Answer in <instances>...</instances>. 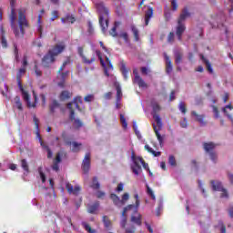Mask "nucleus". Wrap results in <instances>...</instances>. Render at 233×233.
Segmentation results:
<instances>
[{"label":"nucleus","mask_w":233,"mask_h":233,"mask_svg":"<svg viewBox=\"0 0 233 233\" xmlns=\"http://www.w3.org/2000/svg\"><path fill=\"white\" fill-rule=\"evenodd\" d=\"M11 5V15H10V24L11 28L15 34L16 39H21L25 37V28L28 26V21L26 20V10H18V27L15 25V20L17 19V15L15 14V0H10Z\"/></svg>","instance_id":"f257e3e1"},{"label":"nucleus","mask_w":233,"mask_h":233,"mask_svg":"<svg viewBox=\"0 0 233 233\" xmlns=\"http://www.w3.org/2000/svg\"><path fill=\"white\" fill-rule=\"evenodd\" d=\"M26 74V68L22 67L18 70L16 74V81H17V86L22 93V97L24 101L27 104L28 108H35V105H37V95L35 94V91H33V97L35 99V102L32 103L30 102V94H28V91L25 90V87H23V83L21 82V77H23V75Z\"/></svg>","instance_id":"f03ea898"},{"label":"nucleus","mask_w":233,"mask_h":233,"mask_svg":"<svg viewBox=\"0 0 233 233\" xmlns=\"http://www.w3.org/2000/svg\"><path fill=\"white\" fill-rule=\"evenodd\" d=\"M96 12H98V21L102 28L103 34H106L108 30V17L110 15V10L105 6V3L99 2L96 4Z\"/></svg>","instance_id":"7ed1b4c3"},{"label":"nucleus","mask_w":233,"mask_h":233,"mask_svg":"<svg viewBox=\"0 0 233 233\" xmlns=\"http://www.w3.org/2000/svg\"><path fill=\"white\" fill-rule=\"evenodd\" d=\"M79 104L83 105V97L82 96H76L73 102L67 104V108L70 110L69 119L73 122V125L76 130H79L81 127H83V121L78 118H76V112L74 111V105L77 110H81L79 107Z\"/></svg>","instance_id":"20e7f679"},{"label":"nucleus","mask_w":233,"mask_h":233,"mask_svg":"<svg viewBox=\"0 0 233 233\" xmlns=\"http://www.w3.org/2000/svg\"><path fill=\"white\" fill-rule=\"evenodd\" d=\"M151 106L153 108V118L157 123V127L163 128V122L161 121V116H159V112H161V106L157 102H152Z\"/></svg>","instance_id":"39448f33"},{"label":"nucleus","mask_w":233,"mask_h":233,"mask_svg":"<svg viewBox=\"0 0 233 233\" xmlns=\"http://www.w3.org/2000/svg\"><path fill=\"white\" fill-rule=\"evenodd\" d=\"M203 148L207 154H209L211 161L216 163L218 161V155L214 152V148H216V144L214 142H204Z\"/></svg>","instance_id":"423d86ee"},{"label":"nucleus","mask_w":233,"mask_h":233,"mask_svg":"<svg viewBox=\"0 0 233 233\" xmlns=\"http://www.w3.org/2000/svg\"><path fill=\"white\" fill-rule=\"evenodd\" d=\"M131 159H133L134 162V166L131 167V170L133 174L139 176V172H141V164L145 161V159H143L141 157H136L134 152H132Z\"/></svg>","instance_id":"0eeeda50"},{"label":"nucleus","mask_w":233,"mask_h":233,"mask_svg":"<svg viewBox=\"0 0 233 233\" xmlns=\"http://www.w3.org/2000/svg\"><path fill=\"white\" fill-rule=\"evenodd\" d=\"M133 74L135 76L133 83L138 85L139 88H147V85L145 80H143V78L139 76V71H137V68L133 69Z\"/></svg>","instance_id":"6e6552de"},{"label":"nucleus","mask_w":233,"mask_h":233,"mask_svg":"<svg viewBox=\"0 0 233 233\" xmlns=\"http://www.w3.org/2000/svg\"><path fill=\"white\" fill-rule=\"evenodd\" d=\"M66 152L60 151L56 154L52 168L55 172H59V163H61V157H66Z\"/></svg>","instance_id":"1a4fd4ad"},{"label":"nucleus","mask_w":233,"mask_h":233,"mask_svg":"<svg viewBox=\"0 0 233 233\" xmlns=\"http://www.w3.org/2000/svg\"><path fill=\"white\" fill-rule=\"evenodd\" d=\"M65 45H56L48 50V53L56 59L59 54H63V52H65Z\"/></svg>","instance_id":"9d476101"},{"label":"nucleus","mask_w":233,"mask_h":233,"mask_svg":"<svg viewBox=\"0 0 233 233\" xmlns=\"http://www.w3.org/2000/svg\"><path fill=\"white\" fill-rule=\"evenodd\" d=\"M77 53H78V56H80V57H82L83 63H85L86 65H92V63L96 62V55H93L91 59L86 58V56H85V53H84L83 46H79L77 48Z\"/></svg>","instance_id":"9b49d317"},{"label":"nucleus","mask_w":233,"mask_h":233,"mask_svg":"<svg viewBox=\"0 0 233 233\" xmlns=\"http://www.w3.org/2000/svg\"><path fill=\"white\" fill-rule=\"evenodd\" d=\"M53 63H56V58L47 52L42 58V66L44 68H49Z\"/></svg>","instance_id":"f8f14e48"},{"label":"nucleus","mask_w":233,"mask_h":233,"mask_svg":"<svg viewBox=\"0 0 233 233\" xmlns=\"http://www.w3.org/2000/svg\"><path fill=\"white\" fill-rule=\"evenodd\" d=\"M186 30H187V26H185V24H183V22L177 23V25L176 28V35L178 41H183V34H185Z\"/></svg>","instance_id":"ddd939ff"},{"label":"nucleus","mask_w":233,"mask_h":233,"mask_svg":"<svg viewBox=\"0 0 233 233\" xmlns=\"http://www.w3.org/2000/svg\"><path fill=\"white\" fill-rule=\"evenodd\" d=\"M82 170L84 174H88V172H90V153H86L83 159Z\"/></svg>","instance_id":"4468645a"},{"label":"nucleus","mask_w":233,"mask_h":233,"mask_svg":"<svg viewBox=\"0 0 233 233\" xmlns=\"http://www.w3.org/2000/svg\"><path fill=\"white\" fill-rule=\"evenodd\" d=\"M96 55L97 56L101 66L104 68V74L106 77H110V73H108V67H106V64H105V60L103 59V56L101 55V51L96 50Z\"/></svg>","instance_id":"2eb2a0df"},{"label":"nucleus","mask_w":233,"mask_h":233,"mask_svg":"<svg viewBox=\"0 0 233 233\" xmlns=\"http://www.w3.org/2000/svg\"><path fill=\"white\" fill-rule=\"evenodd\" d=\"M190 15H192V14L188 12V7H184L178 16L177 23H185L187 18L190 17Z\"/></svg>","instance_id":"dca6fc26"},{"label":"nucleus","mask_w":233,"mask_h":233,"mask_svg":"<svg viewBox=\"0 0 233 233\" xmlns=\"http://www.w3.org/2000/svg\"><path fill=\"white\" fill-rule=\"evenodd\" d=\"M66 188L68 192V194H73L74 196H78L79 195V192H81V187L79 186H72V184L70 183H67L66 185Z\"/></svg>","instance_id":"f3484780"},{"label":"nucleus","mask_w":233,"mask_h":233,"mask_svg":"<svg viewBox=\"0 0 233 233\" xmlns=\"http://www.w3.org/2000/svg\"><path fill=\"white\" fill-rule=\"evenodd\" d=\"M131 208H134V205H128L127 207L124 208L123 212H122V220L120 222V227H122V228H125V227H127V216H125L127 214V212H128V210H131Z\"/></svg>","instance_id":"a211bd4d"},{"label":"nucleus","mask_w":233,"mask_h":233,"mask_svg":"<svg viewBox=\"0 0 233 233\" xmlns=\"http://www.w3.org/2000/svg\"><path fill=\"white\" fill-rule=\"evenodd\" d=\"M154 17V8L151 6L147 7V10L145 13V25L146 26H148V24L150 23V19Z\"/></svg>","instance_id":"6ab92c4d"},{"label":"nucleus","mask_w":233,"mask_h":233,"mask_svg":"<svg viewBox=\"0 0 233 233\" xmlns=\"http://www.w3.org/2000/svg\"><path fill=\"white\" fill-rule=\"evenodd\" d=\"M99 201H95L93 204L87 205V212L88 214H97V210H99Z\"/></svg>","instance_id":"aec40b11"},{"label":"nucleus","mask_w":233,"mask_h":233,"mask_svg":"<svg viewBox=\"0 0 233 233\" xmlns=\"http://www.w3.org/2000/svg\"><path fill=\"white\" fill-rule=\"evenodd\" d=\"M210 184L214 192H221L222 189L224 188L223 184L220 181L211 180Z\"/></svg>","instance_id":"412c9836"},{"label":"nucleus","mask_w":233,"mask_h":233,"mask_svg":"<svg viewBox=\"0 0 233 233\" xmlns=\"http://www.w3.org/2000/svg\"><path fill=\"white\" fill-rule=\"evenodd\" d=\"M164 57L166 60V72L167 74L172 73V60H170V56L164 53Z\"/></svg>","instance_id":"4be33fe9"},{"label":"nucleus","mask_w":233,"mask_h":233,"mask_svg":"<svg viewBox=\"0 0 233 233\" xmlns=\"http://www.w3.org/2000/svg\"><path fill=\"white\" fill-rule=\"evenodd\" d=\"M153 128L160 147H163L164 138L161 134H159V130H161V127L159 128V127L156 126V124H153Z\"/></svg>","instance_id":"5701e85b"},{"label":"nucleus","mask_w":233,"mask_h":233,"mask_svg":"<svg viewBox=\"0 0 233 233\" xmlns=\"http://www.w3.org/2000/svg\"><path fill=\"white\" fill-rule=\"evenodd\" d=\"M153 128L160 147H163L164 138L161 134H159V130H161V127L159 128V127L156 126V124H153Z\"/></svg>","instance_id":"b1692460"},{"label":"nucleus","mask_w":233,"mask_h":233,"mask_svg":"<svg viewBox=\"0 0 233 233\" xmlns=\"http://www.w3.org/2000/svg\"><path fill=\"white\" fill-rule=\"evenodd\" d=\"M191 116H194V117H196L197 121L200 123L202 127H205V125H207V121H205V115H198L196 111H192Z\"/></svg>","instance_id":"393cba45"},{"label":"nucleus","mask_w":233,"mask_h":233,"mask_svg":"<svg viewBox=\"0 0 233 233\" xmlns=\"http://www.w3.org/2000/svg\"><path fill=\"white\" fill-rule=\"evenodd\" d=\"M120 70L125 79H128V69L127 68V63L124 60L120 62Z\"/></svg>","instance_id":"a878e982"},{"label":"nucleus","mask_w":233,"mask_h":233,"mask_svg":"<svg viewBox=\"0 0 233 233\" xmlns=\"http://www.w3.org/2000/svg\"><path fill=\"white\" fill-rule=\"evenodd\" d=\"M72 97V93L67 90H64L60 93L59 99L60 101H66Z\"/></svg>","instance_id":"bb28decb"},{"label":"nucleus","mask_w":233,"mask_h":233,"mask_svg":"<svg viewBox=\"0 0 233 233\" xmlns=\"http://www.w3.org/2000/svg\"><path fill=\"white\" fill-rule=\"evenodd\" d=\"M121 25V22H115L114 26L109 31L111 37H117V26Z\"/></svg>","instance_id":"cd10ccee"},{"label":"nucleus","mask_w":233,"mask_h":233,"mask_svg":"<svg viewBox=\"0 0 233 233\" xmlns=\"http://www.w3.org/2000/svg\"><path fill=\"white\" fill-rule=\"evenodd\" d=\"M58 74H60V79H61V82L58 83V86H61V88H65V79L68 77L69 72L66 71Z\"/></svg>","instance_id":"c85d7f7f"},{"label":"nucleus","mask_w":233,"mask_h":233,"mask_svg":"<svg viewBox=\"0 0 233 233\" xmlns=\"http://www.w3.org/2000/svg\"><path fill=\"white\" fill-rule=\"evenodd\" d=\"M40 145L44 150H46L47 152V159H52V156H54V153L52 152V149H50V147L45 145V142L40 140Z\"/></svg>","instance_id":"c756f323"},{"label":"nucleus","mask_w":233,"mask_h":233,"mask_svg":"<svg viewBox=\"0 0 233 233\" xmlns=\"http://www.w3.org/2000/svg\"><path fill=\"white\" fill-rule=\"evenodd\" d=\"M110 199H112L114 205L116 207H119L120 205H123V201L119 198V197L114 193L110 195Z\"/></svg>","instance_id":"7c9ffc66"},{"label":"nucleus","mask_w":233,"mask_h":233,"mask_svg":"<svg viewBox=\"0 0 233 233\" xmlns=\"http://www.w3.org/2000/svg\"><path fill=\"white\" fill-rule=\"evenodd\" d=\"M145 150H147L149 154H152L155 157H159V156H161V152L160 151H155L152 147H150V146L146 145L144 147Z\"/></svg>","instance_id":"2f4dec72"},{"label":"nucleus","mask_w":233,"mask_h":233,"mask_svg":"<svg viewBox=\"0 0 233 233\" xmlns=\"http://www.w3.org/2000/svg\"><path fill=\"white\" fill-rule=\"evenodd\" d=\"M14 106L17 108V110H20V112H23V103H21V98L19 96L14 98Z\"/></svg>","instance_id":"473e14b6"},{"label":"nucleus","mask_w":233,"mask_h":233,"mask_svg":"<svg viewBox=\"0 0 233 233\" xmlns=\"http://www.w3.org/2000/svg\"><path fill=\"white\" fill-rule=\"evenodd\" d=\"M202 60L206 65V68L209 74H214V69H212V64H210V61L208 59L205 58V56H202Z\"/></svg>","instance_id":"72a5a7b5"},{"label":"nucleus","mask_w":233,"mask_h":233,"mask_svg":"<svg viewBox=\"0 0 233 233\" xmlns=\"http://www.w3.org/2000/svg\"><path fill=\"white\" fill-rule=\"evenodd\" d=\"M1 45L2 48H8V40H6V37H5V30L2 28L1 29Z\"/></svg>","instance_id":"f704fd0d"},{"label":"nucleus","mask_w":233,"mask_h":233,"mask_svg":"<svg viewBox=\"0 0 233 233\" xmlns=\"http://www.w3.org/2000/svg\"><path fill=\"white\" fill-rule=\"evenodd\" d=\"M91 188H93V190H99V188H101V185L99 184V181L97 180V177H93V181L91 184Z\"/></svg>","instance_id":"c9c22d12"},{"label":"nucleus","mask_w":233,"mask_h":233,"mask_svg":"<svg viewBox=\"0 0 233 233\" xmlns=\"http://www.w3.org/2000/svg\"><path fill=\"white\" fill-rule=\"evenodd\" d=\"M141 218H142L141 214H138L137 217L132 216L131 217V221H132V223H135L138 227H141V225H142Z\"/></svg>","instance_id":"e433bc0d"},{"label":"nucleus","mask_w":233,"mask_h":233,"mask_svg":"<svg viewBox=\"0 0 233 233\" xmlns=\"http://www.w3.org/2000/svg\"><path fill=\"white\" fill-rule=\"evenodd\" d=\"M83 144L77 143V142H73L72 147H71V152L77 153L79 150H81V147Z\"/></svg>","instance_id":"4c0bfd02"},{"label":"nucleus","mask_w":233,"mask_h":233,"mask_svg":"<svg viewBox=\"0 0 233 233\" xmlns=\"http://www.w3.org/2000/svg\"><path fill=\"white\" fill-rule=\"evenodd\" d=\"M102 221L106 228H110V227H112V221L110 220V218H108L107 216H103Z\"/></svg>","instance_id":"58836bf2"},{"label":"nucleus","mask_w":233,"mask_h":233,"mask_svg":"<svg viewBox=\"0 0 233 233\" xmlns=\"http://www.w3.org/2000/svg\"><path fill=\"white\" fill-rule=\"evenodd\" d=\"M62 23H76V18L74 16H71L70 15H67L66 17L61 18Z\"/></svg>","instance_id":"ea45409f"},{"label":"nucleus","mask_w":233,"mask_h":233,"mask_svg":"<svg viewBox=\"0 0 233 233\" xmlns=\"http://www.w3.org/2000/svg\"><path fill=\"white\" fill-rule=\"evenodd\" d=\"M181 61H183V54L179 51H177L175 53V63L177 65H179V63H181Z\"/></svg>","instance_id":"a19ab883"},{"label":"nucleus","mask_w":233,"mask_h":233,"mask_svg":"<svg viewBox=\"0 0 233 233\" xmlns=\"http://www.w3.org/2000/svg\"><path fill=\"white\" fill-rule=\"evenodd\" d=\"M82 226L84 227L85 230H86V232L88 233H97V231L92 228V227H90V225L86 222H83Z\"/></svg>","instance_id":"79ce46f5"},{"label":"nucleus","mask_w":233,"mask_h":233,"mask_svg":"<svg viewBox=\"0 0 233 233\" xmlns=\"http://www.w3.org/2000/svg\"><path fill=\"white\" fill-rule=\"evenodd\" d=\"M131 31L134 35L135 41H139V30H137V27H136V25H132Z\"/></svg>","instance_id":"37998d69"},{"label":"nucleus","mask_w":233,"mask_h":233,"mask_svg":"<svg viewBox=\"0 0 233 233\" xmlns=\"http://www.w3.org/2000/svg\"><path fill=\"white\" fill-rule=\"evenodd\" d=\"M116 99L118 101H121V99L123 97V92L121 91V86L117 85L116 86Z\"/></svg>","instance_id":"c03bdc74"},{"label":"nucleus","mask_w":233,"mask_h":233,"mask_svg":"<svg viewBox=\"0 0 233 233\" xmlns=\"http://www.w3.org/2000/svg\"><path fill=\"white\" fill-rule=\"evenodd\" d=\"M21 167L25 172H30V168L28 167V162H26V159L21 160Z\"/></svg>","instance_id":"a18cd8bd"},{"label":"nucleus","mask_w":233,"mask_h":233,"mask_svg":"<svg viewBox=\"0 0 233 233\" xmlns=\"http://www.w3.org/2000/svg\"><path fill=\"white\" fill-rule=\"evenodd\" d=\"M120 122L123 128L125 129L128 128V123H127V118H125V115L123 114H120Z\"/></svg>","instance_id":"49530a36"},{"label":"nucleus","mask_w":233,"mask_h":233,"mask_svg":"<svg viewBox=\"0 0 233 233\" xmlns=\"http://www.w3.org/2000/svg\"><path fill=\"white\" fill-rule=\"evenodd\" d=\"M59 106V102L57 100H53L52 104L50 105V112L51 114H54L56 108Z\"/></svg>","instance_id":"de8ad7c7"},{"label":"nucleus","mask_w":233,"mask_h":233,"mask_svg":"<svg viewBox=\"0 0 233 233\" xmlns=\"http://www.w3.org/2000/svg\"><path fill=\"white\" fill-rule=\"evenodd\" d=\"M38 173H39V176H40V177L42 179V183H45L46 181V176L43 172V167H38Z\"/></svg>","instance_id":"09e8293b"},{"label":"nucleus","mask_w":233,"mask_h":233,"mask_svg":"<svg viewBox=\"0 0 233 233\" xmlns=\"http://www.w3.org/2000/svg\"><path fill=\"white\" fill-rule=\"evenodd\" d=\"M13 46H14L15 58L16 59V61H19V49L17 48V44L14 43Z\"/></svg>","instance_id":"8fccbe9b"},{"label":"nucleus","mask_w":233,"mask_h":233,"mask_svg":"<svg viewBox=\"0 0 233 233\" xmlns=\"http://www.w3.org/2000/svg\"><path fill=\"white\" fill-rule=\"evenodd\" d=\"M146 187L147 194L150 196L151 199L155 200L156 195H154V191L152 190V188H150V187H148V184H147Z\"/></svg>","instance_id":"3c124183"},{"label":"nucleus","mask_w":233,"mask_h":233,"mask_svg":"<svg viewBox=\"0 0 233 233\" xmlns=\"http://www.w3.org/2000/svg\"><path fill=\"white\" fill-rule=\"evenodd\" d=\"M178 108L180 112H182V114H187V106L185 105L184 102L179 103Z\"/></svg>","instance_id":"603ef678"},{"label":"nucleus","mask_w":233,"mask_h":233,"mask_svg":"<svg viewBox=\"0 0 233 233\" xmlns=\"http://www.w3.org/2000/svg\"><path fill=\"white\" fill-rule=\"evenodd\" d=\"M218 227L220 228V233H227V226H225L223 221H218Z\"/></svg>","instance_id":"864d4df0"},{"label":"nucleus","mask_w":233,"mask_h":233,"mask_svg":"<svg viewBox=\"0 0 233 233\" xmlns=\"http://www.w3.org/2000/svg\"><path fill=\"white\" fill-rule=\"evenodd\" d=\"M95 99V96L94 95H86L85 97H84V101L86 103H92V101H94Z\"/></svg>","instance_id":"5fc2aeb1"},{"label":"nucleus","mask_w":233,"mask_h":233,"mask_svg":"<svg viewBox=\"0 0 233 233\" xmlns=\"http://www.w3.org/2000/svg\"><path fill=\"white\" fill-rule=\"evenodd\" d=\"M34 70H35V76H37V77H41V76H43V71H41V69H39L37 65H35Z\"/></svg>","instance_id":"6e6d98bb"},{"label":"nucleus","mask_w":233,"mask_h":233,"mask_svg":"<svg viewBox=\"0 0 233 233\" xmlns=\"http://www.w3.org/2000/svg\"><path fill=\"white\" fill-rule=\"evenodd\" d=\"M171 6H172L173 12H176L179 6L177 5V0H171Z\"/></svg>","instance_id":"4d7b16f0"},{"label":"nucleus","mask_w":233,"mask_h":233,"mask_svg":"<svg viewBox=\"0 0 233 233\" xmlns=\"http://www.w3.org/2000/svg\"><path fill=\"white\" fill-rule=\"evenodd\" d=\"M168 163L171 165V167H176V157L174 156H169Z\"/></svg>","instance_id":"13d9d810"},{"label":"nucleus","mask_w":233,"mask_h":233,"mask_svg":"<svg viewBox=\"0 0 233 233\" xmlns=\"http://www.w3.org/2000/svg\"><path fill=\"white\" fill-rule=\"evenodd\" d=\"M174 37H175L174 32H170L167 35V43H170V44L174 43Z\"/></svg>","instance_id":"bf43d9fd"},{"label":"nucleus","mask_w":233,"mask_h":233,"mask_svg":"<svg viewBox=\"0 0 233 233\" xmlns=\"http://www.w3.org/2000/svg\"><path fill=\"white\" fill-rule=\"evenodd\" d=\"M212 108H213L215 118L218 119L219 117V110L216 106H212Z\"/></svg>","instance_id":"052dcab7"},{"label":"nucleus","mask_w":233,"mask_h":233,"mask_svg":"<svg viewBox=\"0 0 233 233\" xmlns=\"http://www.w3.org/2000/svg\"><path fill=\"white\" fill-rule=\"evenodd\" d=\"M130 198V195L128 193H124L123 196H122V205L125 204V201H128Z\"/></svg>","instance_id":"680f3d73"},{"label":"nucleus","mask_w":233,"mask_h":233,"mask_svg":"<svg viewBox=\"0 0 233 233\" xmlns=\"http://www.w3.org/2000/svg\"><path fill=\"white\" fill-rule=\"evenodd\" d=\"M23 68H26L28 66V57L26 56H24L23 62H22Z\"/></svg>","instance_id":"e2e57ef3"},{"label":"nucleus","mask_w":233,"mask_h":233,"mask_svg":"<svg viewBox=\"0 0 233 233\" xmlns=\"http://www.w3.org/2000/svg\"><path fill=\"white\" fill-rule=\"evenodd\" d=\"M119 37H122L126 43H128V34L127 32H124L119 35Z\"/></svg>","instance_id":"0e129e2a"},{"label":"nucleus","mask_w":233,"mask_h":233,"mask_svg":"<svg viewBox=\"0 0 233 233\" xmlns=\"http://www.w3.org/2000/svg\"><path fill=\"white\" fill-rule=\"evenodd\" d=\"M220 192H222L221 193V195H220V198H228V192L227 191V189L226 188H223Z\"/></svg>","instance_id":"69168bd1"},{"label":"nucleus","mask_w":233,"mask_h":233,"mask_svg":"<svg viewBox=\"0 0 233 233\" xmlns=\"http://www.w3.org/2000/svg\"><path fill=\"white\" fill-rule=\"evenodd\" d=\"M57 17H59V13L57 11H53L51 21H56V19H57Z\"/></svg>","instance_id":"338daca9"},{"label":"nucleus","mask_w":233,"mask_h":233,"mask_svg":"<svg viewBox=\"0 0 233 233\" xmlns=\"http://www.w3.org/2000/svg\"><path fill=\"white\" fill-rule=\"evenodd\" d=\"M180 127L182 128H187V127H188V121H187V118H184L183 121L180 122Z\"/></svg>","instance_id":"774afa93"}]
</instances>
